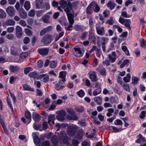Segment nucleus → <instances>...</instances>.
Here are the masks:
<instances>
[{
  "instance_id": "33",
  "label": "nucleus",
  "mask_w": 146,
  "mask_h": 146,
  "mask_svg": "<svg viewBox=\"0 0 146 146\" xmlns=\"http://www.w3.org/2000/svg\"><path fill=\"white\" fill-rule=\"evenodd\" d=\"M93 8L91 3L86 9V13L89 15L91 14L93 12Z\"/></svg>"
},
{
  "instance_id": "20",
  "label": "nucleus",
  "mask_w": 146,
  "mask_h": 146,
  "mask_svg": "<svg viewBox=\"0 0 146 146\" xmlns=\"http://www.w3.org/2000/svg\"><path fill=\"white\" fill-rule=\"evenodd\" d=\"M38 135V133L36 132L33 133L32 134V136L33 137L34 142L36 145H37L39 141Z\"/></svg>"
},
{
  "instance_id": "60",
  "label": "nucleus",
  "mask_w": 146,
  "mask_h": 146,
  "mask_svg": "<svg viewBox=\"0 0 146 146\" xmlns=\"http://www.w3.org/2000/svg\"><path fill=\"white\" fill-rule=\"evenodd\" d=\"M74 30L77 31L81 30L82 29V26L78 25H75L74 27Z\"/></svg>"
},
{
  "instance_id": "19",
  "label": "nucleus",
  "mask_w": 146,
  "mask_h": 146,
  "mask_svg": "<svg viewBox=\"0 0 146 146\" xmlns=\"http://www.w3.org/2000/svg\"><path fill=\"white\" fill-rule=\"evenodd\" d=\"M9 69L11 73H16L19 71L20 68L17 66L11 65L9 67Z\"/></svg>"
},
{
  "instance_id": "8",
  "label": "nucleus",
  "mask_w": 146,
  "mask_h": 146,
  "mask_svg": "<svg viewBox=\"0 0 146 146\" xmlns=\"http://www.w3.org/2000/svg\"><path fill=\"white\" fill-rule=\"evenodd\" d=\"M74 55L76 57H82L83 55L84 51L83 50L79 48H74Z\"/></svg>"
},
{
  "instance_id": "40",
  "label": "nucleus",
  "mask_w": 146,
  "mask_h": 146,
  "mask_svg": "<svg viewBox=\"0 0 146 146\" xmlns=\"http://www.w3.org/2000/svg\"><path fill=\"white\" fill-rule=\"evenodd\" d=\"M131 78L130 74L128 73L127 74L126 76L124 77L123 78V80L126 83H128L130 82Z\"/></svg>"
},
{
  "instance_id": "37",
  "label": "nucleus",
  "mask_w": 146,
  "mask_h": 146,
  "mask_svg": "<svg viewBox=\"0 0 146 146\" xmlns=\"http://www.w3.org/2000/svg\"><path fill=\"white\" fill-rule=\"evenodd\" d=\"M24 6L25 9L26 11H29L31 8L30 2L28 1H26L24 4Z\"/></svg>"
},
{
  "instance_id": "31",
  "label": "nucleus",
  "mask_w": 146,
  "mask_h": 146,
  "mask_svg": "<svg viewBox=\"0 0 146 146\" xmlns=\"http://www.w3.org/2000/svg\"><path fill=\"white\" fill-rule=\"evenodd\" d=\"M25 117L29 120L28 122V124H29L31 121V113L29 111H26L25 112Z\"/></svg>"
},
{
  "instance_id": "42",
  "label": "nucleus",
  "mask_w": 146,
  "mask_h": 146,
  "mask_svg": "<svg viewBox=\"0 0 146 146\" xmlns=\"http://www.w3.org/2000/svg\"><path fill=\"white\" fill-rule=\"evenodd\" d=\"M23 89L29 91L31 92H34V89L29 86L27 84H24L23 85Z\"/></svg>"
},
{
  "instance_id": "11",
  "label": "nucleus",
  "mask_w": 146,
  "mask_h": 146,
  "mask_svg": "<svg viewBox=\"0 0 146 146\" xmlns=\"http://www.w3.org/2000/svg\"><path fill=\"white\" fill-rule=\"evenodd\" d=\"M49 49L48 48H39L38 49V52L42 56L47 55Z\"/></svg>"
},
{
  "instance_id": "12",
  "label": "nucleus",
  "mask_w": 146,
  "mask_h": 146,
  "mask_svg": "<svg viewBox=\"0 0 146 146\" xmlns=\"http://www.w3.org/2000/svg\"><path fill=\"white\" fill-rule=\"evenodd\" d=\"M6 11L9 16L12 17L15 15V10L13 7L10 6L7 7L6 9Z\"/></svg>"
},
{
  "instance_id": "41",
  "label": "nucleus",
  "mask_w": 146,
  "mask_h": 146,
  "mask_svg": "<svg viewBox=\"0 0 146 146\" xmlns=\"http://www.w3.org/2000/svg\"><path fill=\"white\" fill-rule=\"evenodd\" d=\"M29 76L33 78H37L38 77V75L36 72H30L29 74Z\"/></svg>"
},
{
  "instance_id": "56",
  "label": "nucleus",
  "mask_w": 146,
  "mask_h": 146,
  "mask_svg": "<svg viewBox=\"0 0 146 146\" xmlns=\"http://www.w3.org/2000/svg\"><path fill=\"white\" fill-rule=\"evenodd\" d=\"M64 32H62L60 33L58 35H56V36L55 40V41H57L61 37L64 35Z\"/></svg>"
},
{
  "instance_id": "5",
  "label": "nucleus",
  "mask_w": 146,
  "mask_h": 146,
  "mask_svg": "<svg viewBox=\"0 0 146 146\" xmlns=\"http://www.w3.org/2000/svg\"><path fill=\"white\" fill-rule=\"evenodd\" d=\"M119 21L121 23L124 25L126 27L128 28L130 27L131 21L129 19H124L120 17L119 18Z\"/></svg>"
},
{
  "instance_id": "52",
  "label": "nucleus",
  "mask_w": 146,
  "mask_h": 146,
  "mask_svg": "<svg viewBox=\"0 0 146 146\" xmlns=\"http://www.w3.org/2000/svg\"><path fill=\"white\" fill-rule=\"evenodd\" d=\"M107 23L110 25H112L114 23V21L112 17H111L106 21Z\"/></svg>"
},
{
  "instance_id": "30",
  "label": "nucleus",
  "mask_w": 146,
  "mask_h": 146,
  "mask_svg": "<svg viewBox=\"0 0 146 146\" xmlns=\"http://www.w3.org/2000/svg\"><path fill=\"white\" fill-rule=\"evenodd\" d=\"M61 139H62L63 142L66 144L67 145H69L68 140V138L66 136V134L63 133L62 135L60 137Z\"/></svg>"
},
{
  "instance_id": "44",
  "label": "nucleus",
  "mask_w": 146,
  "mask_h": 146,
  "mask_svg": "<svg viewBox=\"0 0 146 146\" xmlns=\"http://www.w3.org/2000/svg\"><path fill=\"white\" fill-rule=\"evenodd\" d=\"M102 91L101 88H99L95 89L93 92V94L94 96H96L101 93Z\"/></svg>"
},
{
  "instance_id": "59",
  "label": "nucleus",
  "mask_w": 146,
  "mask_h": 146,
  "mask_svg": "<svg viewBox=\"0 0 146 146\" xmlns=\"http://www.w3.org/2000/svg\"><path fill=\"white\" fill-rule=\"evenodd\" d=\"M51 140L53 144H55L58 142L57 137L55 135H54L51 139Z\"/></svg>"
},
{
  "instance_id": "4",
  "label": "nucleus",
  "mask_w": 146,
  "mask_h": 146,
  "mask_svg": "<svg viewBox=\"0 0 146 146\" xmlns=\"http://www.w3.org/2000/svg\"><path fill=\"white\" fill-rule=\"evenodd\" d=\"M50 8V5L49 4H46L43 10L38 11L36 13V15L38 17H40L43 14Z\"/></svg>"
},
{
  "instance_id": "1",
  "label": "nucleus",
  "mask_w": 146,
  "mask_h": 146,
  "mask_svg": "<svg viewBox=\"0 0 146 146\" xmlns=\"http://www.w3.org/2000/svg\"><path fill=\"white\" fill-rule=\"evenodd\" d=\"M78 3L79 2L77 1L73 2L72 4L68 3L69 7H67L65 9V12L66 13L67 16L69 15L72 16V15L74 14V11L76 9Z\"/></svg>"
},
{
  "instance_id": "51",
  "label": "nucleus",
  "mask_w": 146,
  "mask_h": 146,
  "mask_svg": "<svg viewBox=\"0 0 146 146\" xmlns=\"http://www.w3.org/2000/svg\"><path fill=\"white\" fill-rule=\"evenodd\" d=\"M1 125L3 128V129L5 134L7 135H8L9 132L7 130L6 127L5 126L4 122H3L1 121Z\"/></svg>"
},
{
  "instance_id": "28",
  "label": "nucleus",
  "mask_w": 146,
  "mask_h": 146,
  "mask_svg": "<svg viewBox=\"0 0 146 146\" xmlns=\"http://www.w3.org/2000/svg\"><path fill=\"white\" fill-rule=\"evenodd\" d=\"M139 137L135 141V143H140L145 142V138H144L141 134L139 135Z\"/></svg>"
},
{
  "instance_id": "55",
  "label": "nucleus",
  "mask_w": 146,
  "mask_h": 146,
  "mask_svg": "<svg viewBox=\"0 0 146 146\" xmlns=\"http://www.w3.org/2000/svg\"><path fill=\"white\" fill-rule=\"evenodd\" d=\"M56 127H58V129L57 130V131H58L60 130V129L61 128H64L66 127V125L64 123H62L60 124L59 123H57L56 125Z\"/></svg>"
},
{
  "instance_id": "17",
  "label": "nucleus",
  "mask_w": 146,
  "mask_h": 146,
  "mask_svg": "<svg viewBox=\"0 0 146 146\" xmlns=\"http://www.w3.org/2000/svg\"><path fill=\"white\" fill-rule=\"evenodd\" d=\"M49 14H51V12H49L45 14L42 17V19L43 21L45 23H48L50 22V16Z\"/></svg>"
},
{
  "instance_id": "62",
  "label": "nucleus",
  "mask_w": 146,
  "mask_h": 146,
  "mask_svg": "<svg viewBox=\"0 0 146 146\" xmlns=\"http://www.w3.org/2000/svg\"><path fill=\"white\" fill-rule=\"evenodd\" d=\"M28 56V53L26 52L22 53L21 55V57L22 59L26 58Z\"/></svg>"
},
{
  "instance_id": "34",
  "label": "nucleus",
  "mask_w": 146,
  "mask_h": 146,
  "mask_svg": "<svg viewBox=\"0 0 146 146\" xmlns=\"http://www.w3.org/2000/svg\"><path fill=\"white\" fill-rule=\"evenodd\" d=\"M48 123L50 125H51L50 122L52 121L53 124H54V120L55 119V115H50L48 116Z\"/></svg>"
},
{
  "instance_id": "46",
  "label": "nucleus",
  "mask_w": 146,
  "mask_h": 146,
  "mask_svg": "<svg viewBox=\"0 0 146 146\" xmlns=\"http://www.w3.org/2000/svg\"><path fill=\"white\" fill-rule=\"evenodd\" d=\"M121 85L128 92H130V88L128 84H125L124 83L123 84H122V85Z\"/></svg>"
},
{
  "instance_id": "47",
  "label": "nucleus",
  "mask_w": 146,
  "mask_h": 146,
  "mask_svg": "<svg viewBox=\"0 0 146 146\" xmlns=\"http://www.w3.org/2000/svg\"><path fill=\"white\" fill-rule=\"evenodd\" d=\"M123 10L121 12V16L125 18H129L131 17V15H127V12L125 11H123Z\"/></svg>"
},
{
  "instance_id": "6",
  "label": "nucleus",
  "mask_w": 146,
  "mask_h": 146,
  "mask_svg": "<svg viewBox=\"0 0 146 146\" xmlns=\"http://www.w3.org/2000/svg\"><path fill=\"white\" fill-rule=\"evenodd\" d=\"M46 4H48V3H43V0H36L35 7L36 9H42L44 8V6Z\"/></svg>"
},
{
  "instance_id": "38",
  "label": "nucleus",
  "mask_w": 146,
  "mask_h": 146,
  "mask_svg": "<svg viewBox=\"0 0 146 146\" xmlns=\"http://www.w3.org/2000/svg\"><path fill=\"white\" fill-rule=\"evenodd\" d=\"M131 83L134 85H135L137 84L140 78L139 77L135 76H133L132 77Z\"/></svg>"
},
{
  "instance_id": "64",
  "label": "nucleus",
  "mask_w": 146,
  "mask_h": 146,
  "mask_svg": "<svg viewBox=\"0 0 146 146\" xmlns=\"http://www.w3.org/2000/svg\"><path fill=\"white\" fill-rule=\"evenodd\" d=\"M37 65L39 68H41L43 66V62L41 60H39L37 62Z\"/></svg>"
},
{
  "instance_id": "63",
  "label": "nucleus",
  "mask_w": 146,
  "mask_h": 146,
  "mask_svg": "<svg viewBox=\"0 0 146 146\" xmlns=\"http://www.w3.org/2000/svg\"><path fill=\"white\" fill-rule=\"evenodd\" d=\"M114 123L116 125H122V121L119 119H117L114 121Z\"/></svg>"
},
{
  "instance_id": "21",
  "label": "nucleus",
  "mask_w": 146,
  "mask_h": 146,
  "mask_svg": "<svg viewBox=\"0 0 146 146\" xmlns=\"http://www.w3.org/2000/svg\"><path fill=\"white\" fill-rule=\"evenodd\" d=\"M91 5H92L93 9L95 12L98 13L99 11L100 8L96 2H92L91 3Z\"/></svg>"
},
{
  "instance_id": "53",
  "label": "nucleus",
  "mask_w": 146,
  "mask_h": 146,
  "mask_svg": "<svg viewBox=\"0 0 146 146\" xmlns=\"http://www.w3.org/2000/svg\"><path fill=\"white\" fill-rule=\"evenodd\" d=\"M7 102L10 108L12 111H13V107L12 106L11 102V101L10 99L8 97H7Z\"/></svg>"
},
{
  "instance_id": "58",
  "label": "nucleus",
  "mask_w": 146,
  "mask_h": 146,
  "mask_svg": "<svg viewBox=\"0 0 146 146\" xmlns=\"http://www.w3.org/2000/svg\"><path fill=\"white\" fill-rule=\"evenodd\" d=\"M32 68L31 67H28L25 68L24 70V74L26 75L31 70Z\"/></svg>"
},
{
  "instance_id": "36",
  "label": "nucleus",
  "mask_w": 146,
  "mask_h": 146,
  "mask_svg": "<svg viewBox=\"0 0 146 146\" xmlns=\"http://www.w3.org/2000/svg\"><path fill=\"white\" fill-rule=\"evenodd\" d=\"M116 5L115 3H112L110 1H108V4H107L108 7L111 10L113 9Z\"/></svg>"
},
{
  "instance_id": "16",
  "label": "nucleus",
  "mask_w": 146,
  "mask_h": 146,
  "mask_svg": "<svg viewBox=\"0 0 146 146\" xmlns=\"http://www.w3.org/2000/svg\"><path fill=\"white\" fill-rule=\"evenodd\" d=\"M64 82H62V81L60 79L59 80L58 83L55 85V88L57 90H59L63 88L65 86Z\"/></svg>"
},
{
  "instance_id": "9",
  "label": "nucleus",
  "mask_w": 146,
  "mask_h": 146,
  "mask_svg": "<svg viewBox=\"0 0 146 146\" xmlns=\"http://www.w3.org/2000/svg\"><path fill=\"white\" fill-rule=\"evenodd\" d=\"M53 39L52 36L50 35L45 36L43 39L42 41L46 44L50 43Z\"/></svg>"
},
{
  "instance_id": "54",
  "label": "nucleus",
  "mask_w": 146,
  "mask_h": 146,
  "mask_svg": "<svg viewBox=\"0 0 146 146\" xmlns=\"http://www.w3.org/2000/svg\"><path fill=\"white\" fill-rule=\"evenodd\" d=\"M113 28H115L117 29L118 32H119V33H121V32H122L123 31L122 29L119 26L117 25H114L113 26Z\"/></svg>"
},
{
  "instance_id": "49",
  "label": "nucleus",
  "mask_w": 146,
  "mask_h": 146,
  "mask_svg": "<svg viewBox=\"0 0 146 146\" xmlns=\"http://www.w3.org/2000/svg\"><path fill=\"white\" fill-rule=\"evenodd\" d=\"M25 33L27 35L30 36L32 34V32L31 30L28 28H25Z\"/></svg>"
},
{
  "instance_id": "10",
  "label": "nucleus",
  "mask_w": 146,
  "mask_h": 146,
  "mask_svg": "<svg viewBox=\"0 0 146 146\" xmlns=\"http://www.w3.org/2000/svg\"><path fill=\"white\" fill-rule=\"evenodd\" d=\"M67 16L70 24L66 28V29L68 31H71L72 29H71L70 28L72 27V25L74 23L73 17L72 16H71L70 15H69L68 16Z\"/></svg>"
},
{
  "instance_id": "22",
  "label": "nucleus",
  "mask_w": 146,
  "mask_h": 146,
  "mask_svg": "<svg viewBox=\"0 0 146 146\" xmlns=\"http://www.w3.org/2000/svg\"><path fill=\"white\" fill-rule=\"evenodd\" d=\"M66 71H61L59 73L58 78L62 79L61 80L62 81V82H64L66 81Z\"/></svg>"
},
{
  "instance_id": "2",
  "label": "nucleus",
  "mask_w": 146,
  "mask_h": 146,
  "mask_svg": "<svg viewBox=\"0 0 146 146\" xmlns=\"http://www.w3.org/2000/svg\"><path fill=\"white\" fill-rule=\"evenodd\" d=\"M66 110L68 113L72 116L68 115L67 117V118L70 120H76L78 119L77 117L75 115V112L72 109L68 108H66Z\"/></svg>"
},
{
  "instance_id": "23",
  "label": "nucleus",
  "mask_w": 146,
  "mask_h": 146,
  "mask_svg": "<svg viewBox=\"0 0 146 146\" xmlns=\"http://www.w3.org/2000/svg\"><path fill=\"white\" fill-rule=\"evenodd\" d=\"M39 78L41 80L45 82H47L49 80V76L46 74H42L40 75Z\"/></svg>"
},
{
  "instance_id": "39",
  "label": "nucleus",
  "mask_w": 146,
  "mask_h": 146,
  "mask_svg": "<svg viewBox=\"0 0 146 146\" xmlns=\"http://www.w3.org/2000/svg\"><path fill=\"white\" fill-rule=\"evenodd\" d=\"M7 15L5 11L0 9V19H3L6 18Z\"/></svg>"
},
{
  "instance_id": "14",
  "label": "nucleus",
  "mask_w": 146,
  "mask_h": 146,
  "mask_svg": "<svg viewBox=\"0 0 146 146\" xmlns=\"http://www.w3.org/2000/svg\"><path fill=\"white\" fill-rule=\"evenodd\" d=\"M16 35L18 38H21L23 35L22 28L19 25L17 26L15 28Z\"/></svg>"
},
{
  "instance_id": "35",
  "label": "nucleus",
  "mask_w": 146,
  "mask_h": 146,
  "mask_svg": "<svg viewBox=\"0 0 146 146\" xmlns=\"http://www.w3.org/2000/svg\"><path fill=\"white\" fill-rule=\"evenodd\" d=\"M57 64V62L56 60H52L50 62L49 64V66L51 68H55Z\"/></svg>"
},
{
  "instance_id": "45",
  "label": "nucleus",
  "mask_w": 146,
  "mask_h": 146,
  "mask_svg": "<svg viewBox=\"0 0 146 146\" xmlns=\"http://www.w3.org/2000/svg\"><path fill=\"white\" fill-rule=\"evenodd\" d=\"M122 50L125 52V54L127 56H129V51L127 49V47L125 46H122L121 47Z\"/></svg>"
},
{
  "instance_id": "15",
  "label": "nucleus",
  "mask_w": 146,
  "mask_h": 146,
  "mask_svg": "<svg viewBox=\"0 0 146 146\" xmlns=\"http://www.w3.org/2000/svg\"><path fill=\"white\" fill-rule=\"evenodd\" d=\"M108 58L111 63L114 62L116 59V54L115 52H112L111 54H109Z\"/></svg>"
},
{
  "instance_id": "57",
  "label": "nucleus",
  "mask_w": 146,
  "mask_h": 146,
  "mask_svg": "<svg viewBox=\"0 0 146 146\" xmlns=\"http://www.w3.org/2000/svg\"><path fill=\"white\" fill-rule=\"evenodd\" d=\"M77 94L80 97H82L84 95L85 93L82 90H80L77 92Z\"/></svg>"
},
{
  "instance_id": "43",
  "label": "nucleus",
  "mask_w": 146,
  "mask_h": 146,
  "mask_svg": "<svg viewBox=\"0 0 146 146\" xmlns=\"http://www.w3.org/2000/svg\"><path fill=\"white\" fill-rule=\"evenodd\" d=\"M140 42L141 47L145 48H146V41L143 38H142L140 39Z\"/></svg>"
},
{
  "instance_id": "7",
  "label": "nucleus",
  "mask_w": 146,
  "mask_h": 146,
  "mask_svg": "<svg viewBox=\"0 0 146 146\" xmlns=\"http://www.w3.org/2000/svg\"><path fill=\"white\" fill-rule=\"evenodd\" d=\"M67 133L70 136L73 135L76 131V127L75 126H70L67 128Z\"/></svg>"
},
{
  "instance_id": "25",
  "label": "nucleus",
  "mask_w": 146,
  "mask_h": 146,
  "mask_svg": "<svg viewBox=\"0 0 146 146\" xmlns=\"http://www.w3.org/2000/svg\"><path fill=\"white\" fill-rule=\"evenodd\" d=\"M20 16L23 19H25L26 18L27 16V14L25 10L23 9L19 11Z\"/></svg>"
},
{
  "instance_id": "13",
  "label": "nucleus",
  "mask_w": 146,
  "mask_h": 146,
  "mask_svg": "<svg viewBox=\"0 0 146 146\" xmlns=\"http://www.w3.org/2000/svg\"><path fill=\"white\" fill-rule=\"evenodd\" d=\"M89 75V78L91 80L94 82H96L97 80V75L95 72L90 71L88 74Z\"/></svg>"
},
{
  "instance_id": "61",
  "label": "nucleus",
  "mask_w": 146,
  "mask_h": 146,
  "mask_svg": "<svg viewBox=\"0 0 146 146\" xmlns=\"http://www.w3.org/2000/svg\"><path fill=\"white\" fill-rule=\"evenodd\" d=\"M35 11L34 9L31 10L28 13V15L30 17H34L35 15Z\"/></svg>"
},
{
  "instance_id": "26",
  "label": "nucleus",
  "mask_w": 146,
  "mask_h": 146,
  "mask_svg": "<svg viewBox=\"0 0 146 146\" xmlns=\"http://www.w3.org/2000/svg\"><path fill=\"white\" fill-rule=\"evenodd\" d=\"M96 29L97 33L100 35L103 36L105 33V31L103 28H98L96 27Z\"/></svg>"
},
{
  "instance_id": "3",
  "label": "nucleus",
  "mask_w": 146,
  "mask_h": 146,
  "mask_svg": "<svg viewBox=\"0 0 146 146\" xmlns=\"http://www.w3.org/2000/svg\"><path fill=\"white\" fill-rule=\"evenodd\" d=\"M58 115L56 116L57 119L60 121H62L64 120V117L66 115V112L65 110H62L56 112Z\"/></svg>"
},
{
  "instance_id": "27",
  "label": "nucleus",
  "mask_w": 146,
  "mask_h": 146,
  "mask_svg": "<svg viewBox=\"0 0 146 146\" xmlns=\"http://www.w3.org/2000/svg\"><path fill=\"white\" fill-rule=\"evenodd\" d=\"M33 119L35 121H38L40 120V116L36 112H33L32 114Z\"/></svg>"
},
{
  "instance_id": "29",
  "label": "nucleus",
  "mask_w": 146,
  "mask_h": 146,
  "mask_svg": "<svg viewBox=\"0 0 146 146\" xmlns=\"http://www.w3.org/2000/svg\"><path fill=\"white\" fill-rule=\"evenodd\" d=\"M5 24L7 26H14L15 24V22L13 20L9 19L6 21Z\"/></svg>"
},
{
  "instance_id": "24",
  "label": "nucleus",
  "mask_w": 146,
  "mask_h": 146,
  "mask_svg": "<svg viewBox=\"0 0 146 146\" xmlns=\"http://www.w3.org/2000/svg\"><path fill=\"white\" fill-rule=\"evenodd\" d=\"M59 4L61 7L64 9L65 11V9L67 7H69L68 6V4L66 1L64 0H62L59 2Z\"/></svg>"
},
{
  "instance_id": "50",
  "label": "nucleus",
  "mask_w": 146,
  "mask_h": 146,
  "mask_svg": "<svg viewBox=\"0 0 146 146\" xmlns=\"http://www.w3.org/2000/svg\"><path fill=\"white\" fill-rule=\"evenodd\" d=\"M89 39L92 42L94 41L95 40V37L93 33L91 32H90L89 33Z\"/></svg>"
},
{
  "instance_id": "48",
  "label": "nucleus",
  "mask_w": 146,
  "mask_h": 146,
  "mask_svg": "<svg viewBox=\"0 0 146 146\" xmlns=\"http://www.w3.org/2000/svg\"><path fill=\"white\" fill-rule=\"evenodd\" d=\"M129 62V61L128 59L125 60L120 65V67L121 68H122L124 67L125 66L128 64Z\"/></svg>"
},
{
  "instance_id": "18",
  "label": "nucleus",
  "mask_w": 146,
  "mask_h": 146,
  "mask_svg": "<svg viewBox=\"0 0 146 146\" xmlns=\"http://www.w3.org/2000/svg\"><path fill=\"white\" fill-rule=\"evenodd\" d=\"M53 28V27L50 26L43 29L40 33V35L42 36L45 33L51 31Z\"/></svg>"
},
{
  "instance_id": "32",
  "label": "nucleus",
  "mask_w": 146,
  "mask_h": 146,
  "mask_svg": "<svg viewBox=\"0 0 146 146\" xmlns=\"http://www.w3.org/2000/svg\"><path fill=\"white\" fill-rule=\"evenodd\" d=\"M94 101L98 105H100L102 103V99L100 96L95 97L94 99Z\"/></svg>"
}]
</instances>
